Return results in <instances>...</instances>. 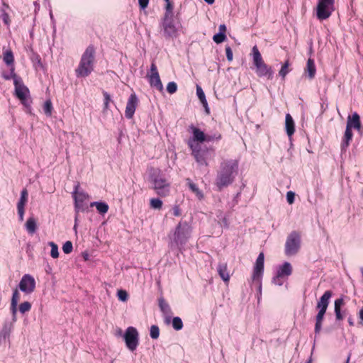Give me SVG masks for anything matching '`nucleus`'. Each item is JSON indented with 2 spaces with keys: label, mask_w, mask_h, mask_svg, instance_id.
<instances>
[{
  "label": "nucleus",
  "mask_w": 363,
  "mask_h": 363,
  "mask_svg": "<svg viewBox=\"0 0 363 363\" xmlns=\"http://www.w3.org/2000/svg\"><path fill=\"white\" fill-rule=\"evenodd\" d=\"M158 306L164 318V323L169 324L171 322L172 311L169 305L162 296L158 298Z\"/></svg>",
  "instance_id": "2eb2a0df"
},
{
  "label": "nucleus",
  "mask_w": 363,
  "mask_h": 363,
  "mask_svg": "<svg viewBox=\"0 0 363 363\" xmlns=\"http://www.w3.org/2000/svg\"><path fill=\"white\" fill-rule=\"evenodd\" d=\"M23 106L25 108V111L28 113H31L32 108H31V103L32 100L30 99V96H26L24 97V99H19Z\"/></svg>",
  "instance_id": "72a5a7b5"
},
{
  "label": "nucleus",
  "mask_w": 363,
  "mask_h": 363,
  "mask_svg": "<svg viewBox=\"0 0 363 363\" xmlns=\"http://www.w3.org/2000/svg\"><path fill=\"white\" fill-rule=\"evenodd\" d=\"M49 15H50L51 23L52 26L53 31H54V33H55L56 32V21H55V19L54 18V16L52 14V11L51 9L50 10Z\"/></svg>",
  "instance_id": "052dcab7"
},
{
  "label": "nucleus",
  "mask_w": 363,
  "mask_h": 363,
  "mask_svg": "<svg viewBox=\"0 0 363 363\" xmlns=\"http://www.w3.org/2000/svg\"><path fill=\"white\" fill-rule=\"evenodd\" d=\"M347 127L354 128L358 131L361 129V121L359 115L354 112L352 116H349L347 121Z\"/></svg>",
  "instance_id": "a211bd4d"
},
{
  "label": "nucleus",
  "mask_w": 363,
  "mask_h": 363,
  "mask_svg": "<svg viewBox=\"0 0 363 363\" xmlns=\"http://www.w3.org/2000/svg\"><path fill=\"white\" fill-rule=\"evenodd\" d=\"M52 104L50 100L45 101L43 106V111L47 116H50L52 112Z\"/></svg>",
  "instance_id": "4c0bfd02"
},
{
  "label": "nucleus",
  "mask_w": 363,
  "mask_h": 363,
  "mask_svg": "<svg viewBox=\"0 0 363 363\" xmlns=\"http://www.w3.org/2000/svg\"><path fill=\"white\" fill-rule=\"evenodd\" d=\"M161 26L166 38H174L177 36L178 29L175 25L174 16L163 17Z\"/></svg>",
  "instance_id": "9d476101"
},
{
  "label": "nucleus",
  "mask_w": 363,
  "mask_h": 363,
  "mask_svg": "<svg viewBox=\"0 0 363 363\" xmlns=\"http://www.w3.org/2000/svg\"><path fill=\"white\" fill-rule=\"evenodd\" d=\"M352 136H353V134H352V128L346 126L345 134H344V136L342 138L341 145H340V148H341L342 152H346L348 146L350 145V141L352 139Z\"/></svg>",
  "instance_id": "aec40b11"
},
{
  "label": "nucleus",
  "mask_w": 363,
  "mask_h": 363,
  "mask_svg": "<svg viewBox=\"0 0 363 363\" xmlns=\"http://www.w3.org/2000/svg\"><path fill=\"white\" fill-rule=\"evenodd\" d=\"M285 128L288 136L291 138L295 132V124L292 117L289 113L286 115Z\"/></svg>",
  "instance_id": "4be33fe9"
},
{
  "label": "nucleus",
  "mask_w": 363,
  "mask_h": 363,
  "mask_svg": "<svg viewBox=\"0 0 363 363\" xmlns=\"http://www.w3.org/2000/svg\"><path fill=\"white\" fill-rule=\"evenodd\" d=\"M95 49L93 45H89L82 54L79 65L75 69L77 77H86L94 70Z\"/></svg>",
  "instance_id": "20e7f679"
},
{
  "label": "nucleus",
  "mask_w": 363,
  "mask_h": 363,
  "mask_svg": "<svg viewBox=\"0 0 363 363\" xmlns=\"http://www.w3.org/2000/svg\"><path fill=\"white\" fill-rule=\"evenodd\" d=\"M117 295H118V299L122 301H125L128 299V294L124 290H119L118 291Z\"/></svg>",
  "instance_id": "864d4df0"
},
{
  "label": "nucleus",
  "mask_w": 363,
  "mask_h": 363,
  "mask_svg": "<svg viewBox=\"0 0 363 363\" xmlns=\"http://www.w3.org/2000/svg\"><path fill=\"white\" fill-rule=\"evenodd\" d=\"M252 55L253 65L256 68V73L259 77H267L268 79H272L274 77V71L272 67L268 66L263 61L260 52L257 45L252 49Z\"/></svg>",
  "instance_id": "39448f33"
},
{
  "label": "nucleus",
  "mask_w": 363,
  "mask_h": 363,
  "mask_svg": "<svg viewBox=\"0 0 363 363\" xmlns=\"http://www.w3.org/2000/svg\"><path fill=\"white\" fill-rule=\"evenodd\" d=\"M150 188L157 195L166 197L169 195L171 183L165 174L160 169L152 168L148 176Z\"/></svg>",
  "instance_id": "7ed1b4c3"
},
{
  "label": "nucleus",
  "mask_w": 363,
  "mask_h": 363,
  "mask_svg": "<svg viewBox=\"0 0 363 363\" xmlns=\"http://www.w3.org/2000/svg\"><path fill=\"white\" fill-rule=\"evenodd\" d=\"M187 184L190 190L196 194L199 199H202L203 198V192L198 188L196 184L192 182L190 179H186Z\"/></svg>",
  "instance_id": "c756f323"
},
{
  "label": "nucleus",
  "mask_w": 363,
  "mask_h": 363,
  "mask_svg": "<svg viewBox=\"0 0 363 363\" xmlns=\"http://www.w3.org/2000/svg\"><path fill=\"white\" fill-rule=\"evenodd\" d=\"M150 335L152 339L156 340L160 336V328L157 325H153L150 327Z\"/></svg>",
  "instance_id": "ea45409f"
},
{
  "label": "nucleus",
  "mask_w": 363,
  "mask_h": 363,
  "mask_svg": "<svg viewBox=\"0 0 363 363\" xmlns=\"http://www.w3.org/2000/svg\"><path fill=\"white\" fill-rule=\"evenodd\" d=\"M17 210L19 220L23 221L24 218L25 208H17Z\"/></svg>",
  "instance_id": "0e129e2a"
},
{
  "label": "nucleus",
  "mask_w": 363,
  "mask_h": 363,
  "mask_svg": "<svg viewBox=\"0 0 363 363\" xmlns=\"http://www.w3.org/2000/svg\"><path fill=\"white\" fill-rule=\"evenodd\" d=\"M226 57L228 61H232L233 58V50L230 46L225 47Z\"/></svg>",
  "instance_id": "13d9d810"
},
{
  "label": "nucleus",
  "mask_w": 363,
  "mask_h": 363,
  "mask_svg": "<svg viewBox=\"0 0 363 363\" xmlns=\"http://www.w3.org/2000/svg\"><path fill=\"white\" fill-rule=\"evenodd\" d=\"M332 296L333 292L331 291H325L317 303V308L318 310L326 311Z\"/></svg>",
  "instance_id": "dca6fc26"
},
{
  "label": "nucleus",
  "mask_w": 363,
  "mask_h": 363,
  "mask_svg": "<svg viewBox=\"0 0 363 363\" xmlns=\"http://www.w3.org/2000/svg\"><path fill=\"white\" fill-rule=\"evenodd\" d=\"M203 106L205 108V111L207 114H209L210 113V108L208 107V102L207 101L205 102V104H202Z\"/></svg>",
  "instance_id": "338daca9"
},
{
  "label": "nucleus",
  "mask_w": 363,
  "mask_h": 363,
  "mask_svg": "<svg viewBox=\"0 0 363 363\" xmlns=\"http://www.w3.org/2000/svg\"><path fill=\"white\" fill-rule=\"evenodd\" d=\"M335 0H318L316 9L317 18L323 21L328 18L334 8Z\"/></svg>",
  "instance_id": "0eeeda50"
},
{
  "label": "nucleus",
  "mask_w": 363,
  "mask_h": 363,
  "mask_svg": "<svg viewBox=\"0 0 363 363\" xmlns=\"http://www.w3.org/2000/svg\"><path fill=\"white\" fill-rule=\"evenodd\" d=\"M4 62L9 67H14V57L11 50L8 49L4 52Z\"/></svg>",
  "instance_id": "c85d7f7f"
},
{
  "label": "nucleus",
  "mask_w": 363,
  "mask_h": 363,
  "mask_svg": "<svg viewBox=\"0 0 363 363\" xmlns=\"http://www.w3.org/2000/svg\"><path fill=\"white\" fill-rule=\"evenodd\" d=\"M218 273L223 281L227 282L230 279V275L228 271L227 263L220 262L217 267Z\"/></svg>",
  "instance_id": "412c9836"
},
{
  "label": "nucleus",
  "mask_w": 363,
  "mask_h": 363,
  "mask_svg": "<svg viewBox=\"0 0 363 363\" xmlns=\"http://www.w3.org/2000/svg\"><path fill=\"white\" fill-rule=\"evenodd\" d=\"M147 77L150 85L159 91L163 90V85L161 82L157 67L154 62L150 65V72L147 73Z\"/></svg>",
  "instance_id": "9b49d317"
},
{
  "label": "nucleus",
  "mask_w": 363,
  "mask_h": 363,
  "mask_svg": "<svg viewBox=\"0 0 363 363\" xmlns=\"http://www.w3.org/2000/svg\"><path fill=\"white\" fill-rule=\"evenodd\" d=\"M173 215L176 217L181 216V209L178 205H174L172 208Z\"/></svg>",
  "instance_id": "680f3d73"
},
{
  "label": "nucleus",
  "mask_w": 363,
  "mask_h": 363,
  "mask_svg": "<svg viewBox=\"0 0 363 363\" xmlns=\"http://www.w3.org/2000/svg\"><path fill=\"white\" fill-rule=\"evenodd\" d=\"M177 90V83H175L174 82H170L167 84V91L172 94L174 93H175Z\"/></svg>",
  "instance_id": "09e8293b"
},
{
  "label": "nucleus",
  "mask_w": 363,
  "mask_h": 363,
  "mask_svg": "<svg viewBox=\"0 0 363 363\" xmlns=\"http://www.w3.org/2000/svg\"><path fill=\"white\" fill-rule=\"evenodd\" d=\"M226 39L225 33L218 32L215 34L213 37V40L215 43L219 44L223 43Z\"/></svg>",
  "instance_id": "49530a36"
},
{
  "label": "nucleus",
  "mask_w": 363,
  "mask_h": 363,
  "mask_svg": "<svg viewBox=\"0 0 363 363\" xmlns=\"http://www.w3.org/2000/svg\"><path fill=\"white\" fill-rule=\"evenodd\" d=\"M264 253L260 252L256 259V262L254 266L253 273L252 276V282L257 284L258 291L260 293L262 291V279L264 273Z\"/></svg>",
  "instance_id": "6e6552de"
},
{
  "label": "nucleus",
  "mask_w": 363,
  "mask_h": 363,
  "mask_svg": "<svg viewBox=\"0 0 363 363\" xmlns=\"http://www.w3.org/2000/svg\"><path fill=\"white\" fill-rule=\"evenodd\" d=\"M238 169L239 162L237 160H227L220 163L215 181L219 191L233 183L238 174Z\"/></svg>",
  "instance_id": "f257e3e1"
},
{
  "label": "nucleus",
  "mask_w": 363,
  "mask_h": 363,
  "mask_svg": "<svg viewBox=\"0 0 363 363\" xmlns=\"http://www.w3.org/2000/svg\"><path fill=\"white\" fill-rule=\"evenodd\" d=\"M306 76L309 79H313L316 73V67L314 60L309 58L306 63Z\"/></svg>",
  "instance_id": "5701e85b"
},
{
  "label": "nucleus",
  "mask_w": 363,
  "mask_h": 363,
  "mask_svg": "<svg viewBox=\"0 0 363 363\" xmlns=\"http://www.w3.org/2000/svg\"><path fill=\"white\" fill-rule=\"evenodd\" d=\"M103 95L104 98L103 112L106 113L109 108L110 102H113V101L111 98L110 94L107 91H104Z\"/></svg>",
  "instance_id": "e433bc0d"
},
{
  "label": "nucleus",
  "mask_w": 363,
  "mask_h": 363,
  "mask_svg": "<svg viewBox=\"0 0 363 363\" xmlns=\"http://www.w3.org/2000/svg\"><path fill=\"white\" fill-rule=\"evenodd\" d=\"M189 145L192 150V155L194 156L196 162L200 165H207L206 152L204 151H201L199 144H194L193 143L189 142Z\"/></svg>",
  "instance_id": "4468645a"
},
{
  "label": "nucleus",
  "mask_w": 363,
  "mask_h": 363,
  "mask_svg": "<svg viewBox=\"0 0 363 363\" xmlns=\"http://www.w3.org/2000/svg\"><path fill=\"white\" fill-rule=\"evenodd\" d=\"M28 191L26 189H23L21 192V197L17 203V208H25L26 203L28 201Z\"/></svg>",
  "instance_id": "2f4dec72"
},
{
  "label": "nucleus",
  "mask_w": 363,
  "mask_h": 363,
  "mask_svg": "<svg viewBox=\"0 0 363 363\" xmlns=\"http://www.w3.org/2000/svg\"><path fill=\"white\" fill-rule=\"evenodd\" d=\"M49 245L51 247L50 255L52 258L56 259L59 257L58 246L53 242H50Z\"/></svg>",
  "instance_id": "a19ab883"
},
{
  "label": "nucleus",
  "mask_w": 363,
  "mask_h": 363,
  "mask_svg": "<svg viewBox=\"0 0 363 363\" xmlns=\"http://www.w3.org/2000/svg\"><path fill=\"white\" fill-rule=\"evenodd\" d=\"M138 104V98L137 95L135 93L131 94L128 99V102L125 110V116L128 119H130L133 117Z\"/></svg>",
  "instance_id": "ddd939ff"
},
{
  "label": "nucleus",
  "mask_w": 363,
  "mask_h": 363,
  "mask_svg": "<svg viewBox=\"0 0 363 363\" xmlns=\"http://www.w3.org/2000/svg\"><path fill=\"white\" fill-rule=\"evenodd\" d=\"M19 292L17 289H15L12 294L11 301V303H15L18 304V300H19Z\"/></svg>",
  "instance_id": "5fc2aeb1"
},
{
  "label": "nucleus",
  "mask_w": 363,
  "mask_h": 363,
  "mask_svg": "<svg viewBox=\"0 0 363 363\" xmlns=\"http://www.w3.org/2000/svg\"><path fill=\"white\" fill-rule=\"evenodd\" d=\"M17 306H18V304L11 303V313L13 315V322L16 321V313H17Z\"/></svg>",
  "instance_id": "bf43d9fd"
},
{
  "label": "nucleus",
  "mask_w": 363,
  "mask_h": 363,
  "mask_svg": "<svg viewBox=\"0 0 363 363\" xmlns=\"http://www.w3.org/2000/svg\"><path fill=\"white\" fill-rule=\"evenodd\" d=\"M138 3L140 5V7L142 9H145L148 5L149 0H138Z\"/></svg>",
  "instance_id": "69168bd1"
},
{
  "label": "nucleus",
  "mask_w": 363,
  "mask_h": 363,
  "mask_svg": "<svg viewBox=\"0 0 363 363\" xmlns=\"http://www.w3.org/2000/svg\"><path fill=\"white\" fill-rule=\"evenodd\" d=\"M74 210L77 216L80 211H84V203L79 201H74Z\"/></svg>",
  "instance_id": "603ef678"
},
{
  "label": "nucleus",
  "mask_w": 363,
  "mask_h": 363,
  "mask_svg": "<svg viewBox=\"0 0 363 363\" xmlns=\"http://www.w3.org/2000/svg\"><path fill=\"white\" fill-rule=\"evenodd\" d=\"M2 77L6 80L13 79L14 85H17L18 83L20 82V79H22L20 76L17 75L15 73V67H10V72L9 73H3Z\"/></svg>",
  "instance_id": "a878e982"
},
{
  "label": "nucleus",
  "mask_w": 363,
  "mask_h": 363,
  "mask_svg": "<svg viewBox=\"0 0 363 363\" xmlns=\"http://www.w3.org/2000/svg\"><path fill=\"white\" fill-rule=\"evenodd\" d=\"M62 250L65 254L71 253L73 250L72 242L71 241H66L62 246Z\"/></svg>",
  "instance_id": "de8ad7c7"
},
{
  "label": "nucleus",
  "mask_w": 363,
  "mask_h": 363,
  "mask_svg": "<svg viewBox=\"0 0 363 363\" xmlns=\"http://www.w3.org/2000/svg\"><path fill=\"white\" fill-rule=\"evenodd\" d=\"M326 311L318 310V312L315 316V323L314 328V332L315 335H318L322 329V323L324 319V315Z\"/></svg>",
  "instance_id": "393cba45"
},
{
  "label": "nucleus",
  "mask_w": 363,
  "mask_h": 363,
  "mask_svg": "<svg viewBox=\"0 0 363 363\" xmlns=\"http://www.w3.org/2000/svg\"><path fill=\"white\" fill-rule=\"evenodd\" d=\"M91 206H95L97 211L101 214H105L108 211V205L104 201H94L90 204Z\"/></svg>",
  "instance_id": "cd10ccee"
},
{
  "label": "nucleus",
  "mask_w": 363,
  "mask_h": 363,
  "mask_svg": "<svg viewBox=\"0 0 363 363\" xmlns=\"http://www.w3.org/2000/svg\"><path fill=\"white\" fill-rule=\"evenodd\" d=\"M334 312H335V318H336L337 320H343L344 317H343V315L342 314L341 309L334 310Z\"/></svg>",
  "instance_id": "e2e57ef3"
},
{
  "label": "nucleus",
  "mask_w": 363,
  "mask_h": 363,
  "mask_svg": "<svg viewBox=\"0 0 363 363\" xmlns=\"http://www.w3.org/2000/svg\"><path fill=\"white\" fill-rule=\"evenodd\" d=\"M79 187V184L74 186V190L72 192V197L74 201L84 203V201L89 197V195L84 191H78Z\"/></svg>",
  "instance_id": "bb28decb"
},
{
  "label": "nucleus",
  "mask_w": 363,
  "mask_h": 363,
  "mask_svg": "<svg viewBox=\"0 0 363 363\" xmlns=\"http://www.w3.org/2000/svg\"><path fill=\"white\" fill-rule=\"evenodd\" d=\"M150 207L154 209H160L162 207V201L159 198L150 199Z\"/></svg>",
  "instance_id": "58836bf2"
},
{
  "label": "nucleus",
  "mask_w": 363,
  "mask_h": 363,
  "mask_svg": "<svg viewBox=\"0 0 363 363\" xmlns=\"http://www.w3.org/2000/svg\"><path fill=\"white\" fill-rule=\"evenodd\" d=\"M344 304V299L342 297H340L339 298H337L335 301V307H334V310H338V309H341V306Z\"/></svg>",
  "instance_id": "4d7b16f0"
},
{
  "label": "nucleus",
  "mask_w": 363,
  "mask_h": 363,
  "mask_svg": "<svg viewBox=\"0 0 363 363\" xmlns=\"http://www.w3.org/2000/svg\"><path fill=\"white\" fill-rule=\"evenodd\" d=\"M226 31V26L225 24H221L219 26V32H222L223 33H225Z\"/></svg>",
  "instance_id": "774afa93"
},
{
  "label": "nucleus",
  "mask_w": 363,
  "mask_h": 363,
  "mask_svg": "<svg viewBox=\"0 0 363 363\" xmlns=\"http://www.w3.org/2000/svg\"><path fill=\"white\" fill-rule=\"evenodd\" d=\"M295 194L294 192L289 191L286 193V201L289 204H292L294 202Z\"/></svg>",
  "instance_id": "6e6d98bb"
},
{
  "label": "nucleus",
  "mask_w": 363,
  "mask_h": 363,
  "mask_svg": "<svg viewBox=\"0 0 363 363\" xmlns=\"http://www.w3.org/2000/svg\"><path fill=\"white\" fill-rule=\"evenodd\" d=\"M284 277L279 276V274H276L272 278V283L277 286H282L284 284Z\"/></svg>",
  "instance_id": "3c124183"
},
{
  "label": "nucleus",
  "mask_w": 363,
  "mask_h": 363,
  "mask_svg": "<svg viewBox=\"0 0 363 363\" xmlns=\"http://www.w3.org/2000/svg\"><path fill=\"white\" fill-rule=\"evenodd\" d=\"M172 327L175 330H181L183 328V322L181 318L177 316L172 320Z\"/></svg>",
  "instance_id": "c9c22d12"
},
{
  "label": "nucleus",
  "mask_w": 363,
  "mask_h": 363,
  "mask_svg": "<svg viewBox=\"0 0 363 363\" xmlns=\"http://www.w3.org/2000/svg\"><path fill=\"white\" fill-rule=\"evenodd\" d=\"M1 19L2 20L4 23L9 27L11 23V20L9 13L3 9H1Z\"/></svg>",
  "instance_id": "37998d69"
},
{
  "label": "nucleus",
  "mask_w": 363,
  "mask_h": 363,
  "mask_svg": "<svg viewBox=\"0 0 363 363\" xmlns=\"http://www.w3.org/2000/svg\"><path fill=\"white\" fill-rule=\"evenodd\" d=\"M301 244V235L298 232L294 230L286 238L284 246L285 255L288 257L296 255Z\"/></svg>",
  "instance_id": "423d86ee"
},
{
  "label": "nucleus",
  "mask_w": 363,
  "mask_h": 363,
  "mask_svg": "<svg viewBox=\"0 0 363 363\" xmlns=\"http://www.w3.org/2000/svg\"><path fill=\"white\" fill-rule=\"evenodd\" d=\"M35 280L33 277L26 274L22 277L18 284V288L22 292L30 294L35 291Z\"/></svg>",
  "instance_id": "f8f14e48"
},
{
  "label": "nucleus",
  "mask_w": 363,
  "mask_h": 363,
  "mask_svg": "<svg viewBox=\"0 0 363 363\" xmlns=\"http://www.w3.org/2000/svg\"><path fill=\"white\" fill-rule=\"evenodd\" d=\"M13 323L12 322H7V323H5L3 325H2V328H1V335H3V337L4 338L9 337L13 330Z\"/></svg>",
  "instance_id": "473e14b6"
},
{
  "label": "nucleus",
  "mask_w": 363,
  "mask_h": 363,
  "mask_svg": "<svg viewBox=\"0 0 363 363\" xmlns=\"http://www.w3.org/2000/svg\"><path fill=\"white\" fill-rule=\"evenodd\" d=\"M26 229L30 234L35 233L37 229L36 220L33 217H30L26 223Z\"/></svg>",
  "instance_id": "7c9ffc66"
},
{
  "label": "nucleus",
  "mask_w": 363,
  "mask_h": 363,
  "mask_svg": "<svg viewBox=\"0 0 363 363\" xmlns=\"http://www.w3.org/2000/svg\"><path fill=\"white\" fill-rule=\"evenodd\" d=\"M165 12L163 17H170L174 16V6L171 0L168 1H165Z\"/></svg>",
  "instance_id": "f704fd0d"
},
{
  "label": "nucleus",
  "mask_w": 363,
  "mask_h": 363,
  "mask_svg": "<svg viewBox=\"0 0 363 363\" xmlns=\"http://www.w3.org/2000/svg\"><path fill=\"white\" fill-rule=\"evenodd\" d=\"M206 142H212L213 140H219L221 139V135L218 133H216L212 135H206Z\"/></svg>",
  "instance_id": "8fccbe9b"
},
{
  "label": "nucleus",
  "mask_w": 363,
  "mask_h": 363,
  "mask_svg": "<svg viewBox=\"0 0 363 363\" xmlns=\"http://www.w3.org/2000/svg\"><path fill=\"white\" fill-rule=\"evenodd\" d=\"M192 230L193 228L191 223L186 220L179 221L175 227L172 235H169L170 248H177L180 252H182L184 246L191 238Z\"/></svg>",
  "instance_id": "f03ea898"
},
{
  "label": "nucleus",
  "mask_w": 363,
  "mask_h": 363,
  "mask_svg": "<svg viewBox=\"0 0 363 363\" xmlns=\"http://www.w3.org/2000/svg\"><path fill=\"white\" fill-rule=\"evenodd\" d=\"M15 86V95L18 99H24V97L29 96L30 91L27 86L23 84V82L20 79V82Z\"/></svg>",
  "instance_id": "f3484780"
},
{
  "label": "nucleus",
  "mask_w": 363,
  "mask_h": 363,
  "mask_svg": "<svg viewBox=\"0 0 363 363\" xmlns=\"http://www.w3.org/2000/svg\"><path fill=\"white\" fill-rule=\"evenodd\" d=\"M276 274L282 277H288L292 274V266L288 262H285L281 265L277 267Z\"/></svg>",
  "instance_id": "6ab92c4d"
},
{
  "label": "nucleus",
  "mask_w": 363,
  "mask_h": 363,
  "mask_svg": "<svg viewBox=\"0 0 363 363\" xmlns=\"http://www.w3.org/2000/svg\"><path fill=\"white\" fill-rule=\"evenodd\" d=\"M31 309V303L28 301L21 303L19 306V311L21 313L24 314Z\"/></svg>",
  "instance_id": "c03bdc74"
},
{
  "label": "nucleus",
  "mask_w": 363,
  "mask_h": 363,
  "mask_svg": "<svg viewBox=\"0 0 363 363\" xmlns=\"http://www.w3.org/2000/svg\"><path fill=\"white\" fill-rule=\"evenodd\" d=\"M289 60H286L283 64L281 69L279 70V74L280 77H281L282 78H284L286 76V74L289 72Z\"/></svg>",
  "instance_id": "79ce46f5"
},
{
  "label": "nucleus",
  "mask_w": 363,
  "mask_h": 363,
  "mask_svg": "<svg viewBox=\"0 0 363 363\" xmlns=\"http://www.w3.org/2000/svg\"><path fill=\"white\" fill-rule=\"evenodd\" d=\"M193 133V143L196 144V142L203 143L206 140V136L205 133L198 128L192 127ZM192 143V141H190Z\"/></svg>",
  "instance_id": "b1692460"
},
{
  "label": "nucleus",
  "mask_w": 363,
  "mask_h": 363,
  "mask_svg": "<svg viewBox=\"0 0 363 363\" xmlns=\"http://www.w3.org/2000/svg\"><path fill=\"white\" fill-rule=\"evenodd\" d=\"M126 347L130 351L133 352L136 350L139 344V334L135 328L128 327L123 335Z\"/></svg>",
  "instance_id": "1a4fd4ad"
},
{
  "label": "nucleus",
  "mask_w": 363,
  "mask_h": 363,
  "mask_svg": "<svg viewBox=\"0 0 363 363\" xmlns=\"http://www.w3.org/2000/svg\"><path fill=\"white\" fill-rule=\"evenodd\" d=\"M196 95L201 104H205V102L207 101L204 91L199 85H196Z\"/></svg>",
  "instance_id": "a18cd8bd"
}]
</instances>
